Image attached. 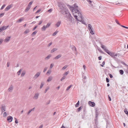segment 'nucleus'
Instances as JSON below:
<instances>
[{
  "instance_id": "1",
  "label": "nucleus",
  "mask_w": 128,
  "mask_h": 128,
  "mask_svg": "<svg viewBox=\"0 0 128 128\" xmlns=\"http://www.w3.org/2000/svg\"><path fill=\"white\" fill-rule=\"evenodd\" d=\"M69 8L72 11L74 16L77 21L80 22L84 24H85V22L82 19L81 14L78 10V7L75 4L74 7L69 6Z\"/></svg>"
},
{
  "instance_id": "2",
  "label": "nucleus",
  "mask_w": 128,
  "mask_h": 128,
  "mask_svg": "<svg viewBox=\"0 0 128 128\" xmlns=\"http://www.w3.org/2000/svg\"><path fill=\"white\" fill-rule=\"evenodd\" d=\"M58 6L60 8V12L62 14H64L66 13L68 11V9L65 8L64 7L62 4L61 3L58 4Z\"/></svg>"
},
{
  "instance_id": "3",
  "label": "nucleus",
  "mask_w": 128,
  "mask_h": 128,
  "mask_svg": "<svg viewBox=\"0 0 128 128\" xmlns=\"http://www.w3.org/2000/svg\"><path fill=\"white\" fill-rule=\"evenodd\" d=\"M88 29L91 34H94V33L93 32V30H92V28L91 25L90 24H89L88 25Z\"/></svg>"
},
{
  "instance_id": "4",
  "label": "nucleus",
  "mask_w": 128,
  "mask_h": 128,
  "mask_svg": "<svg viewBox=\"0 0 128 128\" xmlns=\"http://www.w3.org/2000/svg\"><path fill=\"white\" fill-rule=\"evenodd\" d=\"M13 119L12 117L11 116H9L7 117V120L8 122H10L12 121Z\"/></svg>"
},
{
  "instance_id": "5",
  "label": "nucleus",
  "mask_w": 128,
  "mask_h": 128,
  "mask_svg": "<svg viewBox=\"0 0 128 128\" xmlns=\"http://www.w3.org/2000/svg\"><path fill=\"white\" fill-rule=\"evenodd\" d=\"M13 6L12 4H11L9 5L5 9V11H8Z\"/></svg>"
},
{
  "instance_id": "6",
  "label": "nucleus",
  "mask_w": 128,
  "mask_h": 128,
  "mask_svg": "<svg viewBox=\"0 0 128 128\" xmlns=\"http://www.w3.org/2000/svg\"><path fill=\"white\" fill-rule=\"evenodd\" d=\"M101 47L106 52L108 51V50L106 49V47L103 45L102 44L101 45Z\"/></svg>"
},
{
  "instance_id": "7",
  "label": "nucleus",
  "mask_w": 128,
  "mask_h": 128,
  "mask_svg": "<svg viewBox=\"0 0 128 128\" xmlns=\"http://www.w3.org/2000/svg\"><path fill=\"white\" fill-rule=\"evenodd\" d=\"M89 105L91 106L94 107L95 105V103L93 102H92L91 101H89L88 102Z\"/></svg>"
},
{
  "instance_id": "8",
  "label": "nucleus",
  "mask_w": 128,
  "mask_h": 128,
  "mask_svg": "<svg viewBox=\"0 0 128 128\" xmlns=\"http://www.w3.org/2000/svg\"><path fill=\"white\" fill-rule=\"evenodd\" d=\"M61 21H59L57 22L55 24V26L56 27H58L60 26L61 23Z\"/></svg>"
},
{
  "instance_id": "9",
  "label": "nucleus",
  "mask_w": 128,
  "mask_h": 128,
  "mask_svg": "<svg viewBox=\"0 0 128 128\" xmlns=\"http://www.w3.org/2000/svg\"><path fill=\"white\" fill-rule=\"evenodd\" d=\"M1 110L2 112H4L6 110V106L4 105L1 106Z\"/></svg>"
},
{
  "instance_id": "10",
  "label": "nucleus",
  "mask_w": 128,
  "mask_h": 128,
  "mask_svg": "<svg viewBox=\"0 0 128 128\" xmlns=\"http://www.w3.org/2000/svg\"><path fill=\"white\" fill-rule=\"evenodd\" d=\"M119 56V54H115L114 53L112 52L111 56L113 57H114L115 56Z\"/></svg>"
},
{
  "instance_id": "11",
  "label": "nucleus",
  "mask_w": 128,
  "mask_h": 128,
  "mask_svg": "<svg viewBox=\"0 0 128 128\" xmlns=\"http://www.w3.org/2000/svg\"><path fill=\"white\" fill-rule=\"evenodd\" d=\"M40 75V73L39 72L37 73L34 76V79H36Z\"/></svg>"
},
{
  "instance_id": "12",
  "label": "nucleus",
  "mask_w": 128,
  "mask_h": 128,
  "mask_svg": "<svg viewBox=\"0 0 128 128\" xmlns=\"http://www.w3.org/2000/svg\"><path fill=\"white\" fill-rule=\"evenodd\" d=\"M64 14H65V17L67 18L71 15L68 11H67V12L66 13Z\"/></svg>"
},
{
  "instance_id": "13",
  "label": "nucleus",
  "mask_w": 128,
  "mask_h": 128,
  "mask_svg": "<svg viewBox=\"0 0 128 128\" xmlns=\"http://www.w3.org/2000/svg\"><path fill=\"white\" fill-rule=\"evenodd\" d=\"M24 20L23 18L21 17L16 22L17 23H19L20 22Z\"/></svg>"
},
{
  "instance_id": "14",
  "label": "nucleus",
  "mask_w": 128,
  "mask_h": 128,
  "mask_svg": "<svg viewBox=\"0 0 128 128\" xmlns=\"http://www.w3.org/2000/svg\"><path fill=\"white\" fill-rule=\"evenodd\" d=\"M13 87L12 85L10 86L8 89V91L10 92H12L13 90Z\"/></svg>"
},
{
  "instance_id": "15",
  "label": "nucleus",
  "mask_w": 128,
  "mask_h": 128,
  "mask_svg": "<svg viewBox=\"0 0 128 128\" xmlns=\"http://www.w3.org/2000/svg\"><path fill=\"white\" fill-rule=\"evenodd\" d=\"M39 95V94L38 93H36L35 94V95L33 98L35 100L37 99L38 98Z\"/></svg>"
},
{
  "instance_id": "16",
  "label": "nucleus",
  "mask_w": 128,
  "mask_h": 128,
  "mask_svg": "<svg viewBox=\"0 0 128 128\" xmlns=\"http://www.w3.org/2000/svg\"><path fill=\"white\" fill-rule=\"evenodd\" d=\"M10 37L8 36L4 40V41L6 42H8L10 40Z\"/></svg>"
},
{
  "instance_id": "17",
  "label": "nucleus",
  "mask_w": 128,
  "mask_h": 128,
  "mask_svg": "<svg viewBox=\"0 0 128 128\" xmlns=\"http://www.w3.org/2000/svg\"><path fill=\"white\" fill-rule=\"evenodd\" d=\"M46 28L45 26L44 25L42 28L41 30L42 31H44L46 29Z\"/></svg>"
},
{
  "instance_id": "18",
  "label": "nucleus",
  "mask_w": 128,
  "mask_h": 128,
  "mask_svg": "<svg viewBox=\"0 0 128 128\" xmlns=\"http://www.w3.org/2000/svg\"><path fill=\"white\" fill-rule=\"evenodd\" d=\"M34 109L35 108H34L32 109L29 110L27 113L28 115L31 112L34 111Z\"/></svg>"
},
{
  "instance_id": "19",
  "label": "nucleus",
  "mask_w": 128,
  "mask_h": 128,
  "mask_svg": "<svg viewBox=\"0 0 128 128\" xmlns=\"http://www.w3.org/2000/svg\"><path fill=\"white\" fill-rule=\"evenodd\" d=\"M62 56V55L61 54H59L58 56H57L56 57L54 58V59H56V60L58 59V58H60Z\"/></svg>"
},
{
  "instance_id": "20",
  "label": "nucleus",
  "mask_w": 128,
  "mask_h": 128,
  "mask_svg": "<svg viewBox=\"0 0 128 128\" xmlns=\"http://www.w3.org/2000/svg\"><path fill=\"white\" fill-rule=\"evenodd\" d=\"M26 73V71L25 70H23L21 74V77L23 76Z\"/></svg>"
},
{
  "instance_id": "21",
  "label": "nucleus",
  "mask_w": 128,
  "mask_h": 128,
  "mask_svg": "<svg viewBox=\"0 0 128 128\" xmlns=\"http://www.w3.org/2000/svg\"><path fill=\"white\" fill-rule=\"evenodd\" d=\"M30 8V6H28L26 8L25 10V12H27L29 10Z\"/></svg>"
},
{
  "instance_id": "22",
  "label": "nucleus",
  "mask_w": 128,
  "mask_h": 128,
  "mask_svg": "<svg viewBox=\"0 0 128 128\" xmlns=\"http://www.w3.org/2000/svg\"><path fill=\"white\" fill-rule=\"evenodd\" d=\"M9 26H3L2 27V29L3 30H4L6 29V28H7Z\"/></svg>"
},
{
  "instance_id": "23",
  "label": "nucleus",
  "mask_w": 128,
  "mask_h": 128,
  "mask_svg": "<svg viewBox=\"0 0 128 128\" xmlns=\"http://www.w3.org/2000/svg\"><path fill=\"white\" fill-rule=\"evenodd\" d=\"M57 50V49L56 48H53L51 51V52L52 53L56 51Z\"/></svg>"
},
{
  "instance_id": "24",
  "label": "nucleus",
  "mask_w": 128,
  "mask_h": 128,
  "mask_svg": "<svg viewBox=\"0 0 128 128\" xmlns=\"http://www.w3.org/2000/svg\"><path fill=\"white\" fill-rule=\"evenodd\" d=\"M67 18H68V20L69 21H72V16L71 15L70 16H69L67 17Z\"/></svg>"
},
{
  "instance_id": "25",
  "label": "nucleus",
  "mask_w": 128,
  "mask_h": 128,
  "mask_svg": "<svg viewBox=\"0 0 128 128\" xmlns=\"http://www.w3.org/2000/svg\"><path fill=\"white\" fill-rule=\"evenodd\" d=\"M22 71V69H20L17 72V74L18 76H19L20 75L21 72Z\"/></svg>"
},
{
  "instance_id": "26",
  "label": "nucleus",
  "mask_w": 128,
  "mask_h": 128,
  "mask_svg": "<svg viewBox=\"0 0 128 128\" xmlns=\"http://www.w3.org/2000/svg\"><path fill=\"white\" fill-rule=\"evenodd\" d=\"M52 79V76H50L48 78L47 80L48 82H49Z\"/></svg>"
},
{
  "instance_id": "27",
  "label": "nucleus",
  "mask_w": 128,
  "mask_h": 128,
  "mask_svg": "<svg viewBox=\"0 0 128 128\" xmlns=\"http://www.w3.org/2000/svg\"><path fill=\"white\" fill-rule=\"evenodd\" d=\"M69 73V72L68 71L67 72H65L63 74V76L65 77Z\"/></svg>"
},
{
  "instance_id": "28",
  "label": "nucleus",
  "mask_w": 128,
  "mask_h": 128,
  "mask_svg": "<svg viewBox=\"0 0 128 128\" xmlns=\"http://www.w3.org/2000/svg\"><path fill=\"white\" fill-rule=\"evenodd\" d=\"M119 72L120 74L121 75L123 74L124 73V72L122 70H120L119 71Z\"/></svg>"
},
{
  "instance_id": "29",
  "label": "nucleus",
  "mask_w": 128,
  "mask_h": 128,
  "mask_svg": "<svg viewBox=\"0 0 128 128\" xmlns=\"http://www.w3.org/2000/svg\"><path fill=\"white\" fill-rule=\"evenodd\" d=\"M51 72V71L50 70H48L46 73V74L48 75H49Z\"/></svg>"
},
{
  "instance_id": "30",
  "label": "nucleus",
  "mask_w": 128,
  "mask_h": 128,
  "mask_svg": "<svg viewBox=\"0 0 128 128\" xmlns=\"http://www.w3.org/2000/svg\"><path fill=\"white\" fill-rule=\"evenodd\" d=\"M68 67V65H66L64 66L62 69V70H64L66 69Z\"/></svg>"
},
{
  "instance_id": "31",
  "label": "nucleus",
  "mask_w": 128,
  "mask_h": 128,
  "mask_svg": "<svg viewBox=\"0 0 128 128\" xmlns=\"http://www.w3.org/2000/svg\"><path fill=\"white\" fill-rule=\"evenodd\" d=\"M58 32V31L56 30L55 32L52 34V36H55L57 33Z\"/></svg>"
},
{
  "instance_id": "32",
  "label": "nucleus",
  "mask_w": 128,
  "mask_h": 128,
  "mask_svg": "<svg viewBox=\"0 0 128 128\" xmlns=\"http://www.w3.org/2000/svg\"><path fill=\"white\" fill-rule=\"evenodd\" d=\"M50 24H51L50 23H48L46 25V26H45L46 27V28H48L50 26Z\"/></svg>"
},
{
  "instance_id": "33",
  "label": "nucleus",
  "mask_w": 128,
  "mask_h": 128,
  "mask_svg": "<svg viewBox=\"0 0 128 128\" xmlns=\"http://www.w3.org/2000/svg\"><path fill=\"white\" fill-rule=\"evenodd\" d=\"M108 52H106L108 54H109L110 56H111V55L112 52H110L108 50Z\"/></svg>"
},
{
  "instance_id": "34",
  "label": "nucleus",
  "mask_w": 128,
  "mask_h": 128,
  "mask_svg": "<svg viewBox=\"0 0 128 128\" xmlns=\"http://www.w3.org/2000/svg\"><path fill=\"white\" fill-rule=\"evenodd\" d=\"M51 55L50 54H49L48 56L46 57L45 58L46 60H47L49 59L51 57Z\"/></svg>"
},
{
  "instance_id": "35",
  "label": "nucleus",
  "mask_w": 128,
  "mask_h": 128,
  "mask_svg": "<svg viewBox=\"0 0 128 128\" xmlns=\"http://www.w3.org/2000/svg\"><path fill=\"white\" fill-rule=\"evenodd\" d=\"M72 86V85H70V86L68 87L66 89V90H68Z\"/></svg>"
},
{
  "instance_id": "36",
  "label": "nucleus",
  "mask_w": 128,
  "mask_h": 128,
  "mask_svg": "<svg viewBox=\"0 0 128 128\" xmlns=\"http://www.w3.org/2000/svg\"><path fill=\"white\" fill-rule=\"evenodd\" d=\"M29 31L28 30H26L24 32V33L26 34L29 32Z\"/></svg>"
},
{
  "instance_id": "37",
  "label": "nucleus",
  "mask_w": 128,
  "mask_h": 128,
  "mask_svg": "<svg viewBox=\"0 0 128 128\" xmlns=\"http://www.w3.org/2000/svg\"><path fill=\"white\" fill-rule=\"evenodd\" d=\"M37 32V31H35L34 32L32 33V36H34L36 33Z\"/></svg>"
},
{
  "instance_id": "38",
  "label": "nucleus",
  "mask_w": 128,
  "mask_h": 128,
  "mask_svg": "<svg viewBox=\"0 0 128 128\" xmlns=\"http://www.w3.org/2000/svg\"><path fill=\"white\" fill-rule=\"evenodd\" d=\"M33 3V1H31L29 3V4H28V6H30Z\"/></svg>"
},
{
  "instance_id": "39",
  "label": "nucleus",
  "mask_w": 128,
  "mask_h": 128,
  "mask_svg": "<svg viewBox=\"0 0 128 128\" xmlns=\"http://www.w3.org/2000/svg\"><path fill=\"white\" fill-rule=\"evenodd\" d=\"M5 6V4H4L2 6V7L0 8V10H3L4 9V8Z\"/></svg>"
},
{
  "instance_id": "40",
  "label": "nucleus",
  "mask_w": 128,
  "mask_h": 128,
  "mask_svg": "<svg viewBox=\"0 0 128 128\" xmlns=\"http://www.w3.org/2000/svg\"><path fill=\"white\" fill-rule=\"evenodd\" d=\"M3 117H6V113L4 112L3 114Z\"/></svg>"
},
{
  "instance_id": "41",
  "label": "nucleus",
  "mask_w": 128,
  "mask_h": 128,
  "mask_svg": "<svg viewBox=\"0 0 128 128\" xmlns=\"http://www.w3.org/2000/svg\"><path fill=\"white\" fill-rule=\"evenodd\" d=\"M79 104V101H78V102L77 103V104H76L75 106L76 107H78V105Z\"/></svg>"
},
{
  "instance_id": "42",
  "label": "nucleus",
  "mask_w": 128,
  "mask_h": 128,
  "mask_svg": "<svg viewBox=\"0 0 128 128\" xmlns=\"http://www.w3.org/2000/svg\"><path fill=\"white\" fill-rule=\"evenodd\" d=\"M124 112L126 114L128 115V111H127L126 109L124 110Z\"/></svg>"
},
{
  "instance_id": "43",
  "label": "nucleus",
  "mask_w": 128,
  "mask_h": 128,
  "mask_svg": "<svg viewBox=\"0 0 128 128\" xmlns=\"http://www.w3.org/2000/svg\"><path fill=\"white\" fill-rule=\"evenodd\" d=\"M49 89V87H47L46 89V90L44 91V92L45 93H46L47 92V91H48V90Z\"/></svg>"
},
{
  "instance_id": "44",
  "label": "nucleus",
  "mask_w": 128,
  "mask_h": 128,
  "mask_svg": "<svg viewBox=\"0 0 128 128\" xmlns=\"http://www.w3.org/2000/svg\"><path fill=\"white\" fill-rule=\"evenodd\" d=\"M54 65L53 64H50V69H51L52 67H53V66Z\"/></svg>"
},
{
  "instance_id": "45",
  "label": "nucleus",
  "mask_w": 128,
  "mask_h": 128,
  "mask_svg": "<svg viewBox=\"0 0 128 128\" xmlns=\"http://www.w3.org/2000/svg\"><path fill=\"white\" fill-rule=\"evenodd\" d=\"M105 64V62L104 61L103 62H102V64H100V66H102V67H103V65H104Z\"/></svg>"
},
{
  "instance_id": "46",
  "label": "nucleus",
  "mask_w": 128,
  "mask_h": 128,
  "mask_svg": "<svg viewBox=\"0 0 128 128\" xmlns=\"http://www.w3.org/2000/svg\"><path fill=\"white\" fill-rule=\"evenodd\" d=\"M15 123L16 124L18 123V121L17 120V119L16 118H15Z\"/></svg>"
},
{
  "instance_id": "47",
  "label": "nucleus",
  "mask_w": 128,
  "mask_h": 128,
  "mask_svg": "<svg viewBox=\"0 0 128 128\" xmlns=\"http://www.w3.org/2000/svg\"><path fill=\"white\" fill-rule=\"evenodd\" d=\"M4 14V13H2L0 14V18H1L2 16Z\"/></svg>"
},
{
  "instance_id": "48",
  "label": "nucleus",
  "mask_w": 128,
  "mask_h": 128,
  "mask_svg": "<svg viewBox=\"0 0 128 128\" xmlns=\"http://www.w3.org/2000/svg\"><path fill=\"white\" fill-rule=\"evenodd\" d=\"M52 10V9H49L48 10V12H49L50 13L51 12Z\"/></svg>"
},
{
  "instance_id": "49",
  "label": "nucleus",
  "mask_w": 128,
  "mask_h": 128,
  "mask_svg": "<svg viewBox=\"0 0 128 128\" xmlns=\"http://www.w3.org/2000/svg\"><path fill=\"white\" fill-rule=\"evenodd\" d=\"M37 26H35V27L33 28L32 29V30H34L36 28H37Z\"/></svg>"
},
{
  "instance_id": "50",
  "label": "nucleus",
  "mask_w": 128,
  "mask_h": 128,
  "mask_svg": "<svg viewBox=\"0 0 128 128\" xmlns=\"http://www.w3.org/2000/svg\"><path fill=\"white\" fill-rule=\"evenodd\" d=\"M66 78L64 76H63L61 78V80L62 81L65 79Z\"/></svg>"
},
{
  "instance_id": "51",
  "label": "nucleus",
  "mask_w": 128,
  "mask_h": 128,
  "mask_svg": "<svg viewBox=\"0 0 128 128\" xmlns=\"http://www.w3.org/2000/svg\"><path fill=\"white\" fill-rule=\"evenodd\" d=\"M3 41V40L2 39H0V45L2 43Z\"/></svg>"
},
{
  "instance_id": "52",
  "label": "nucleus",
  "mask_w": 128,
  "mask_h": 128,
  "mask_svg": "<svg viewBox=\"0 0 128 128\" xmlns=\"http://www.w3.org/2000/svg\"><path fill=\"white\" fill-rule=\"evenodd\" d=\"M72 48H74V50L75 51L76 50V48L74 46H72Z\"/></svg>"
},
{
  "instance_id": "53",
  "label": "nucleus",
  "mask_w": 128,
  "mask_h": 128,
  "mask_svg": "<svg viewBox=\"0 0 128 128\" xmlns=\"http://www.w3.org/2000/svg\"><path fill=\"white\" fill-rule=\"evenodd\" d=\"M52 44V42L49 43L48 46V47H49Z\"/></svg>"
},
{
  "instance_id": "54",
  "label": "nucleus",
  "mask_w": 128,
  "mask_h": 128,
  "mask_svg": "<svg viewBox=\"0 0 128 128\" xmlns=\"http://www.w3.org/2000/svg\"><path fill=\"white\" fill-rule=\"evenodd\" d=\"M106 82L107 83L109 82V80L108 78H106Z\"/></svg>"
},
{
  "instance_id": "55",
  "label": "nucleus",
  "mask_w": 128,
  "mask_h": 128,
  "mask_svg": "<svg viewBox=\"0 0 128 128\" xmlns=\"http://www.w3.org/2000/svg\"><path fill=\"white\" fill-rule=\"evenodd\" d=\"M98 50L100 52H101L102 53H103V52L101 50V49L100 48H98Z\"/></svg>"
},
{
  "instance_id": "56",
  "label": "nucleus",
  "mask_w": 128,
  "mask_h": 128,
  "mask_svg": "<svg viewBox=\"0 0 128 128\" xmlns=\"http://www.w3.org/2000/svg\"><path fill=\"white\" fill-rule=\"evenodd\" d=\"M10 64V63L9 62H7V64L8 67L9 66Z\"/></svg>"
},
{
  "instance_id": "57",
  "label": "nucleus",
  "mask_w": 128,
  "mask_h": 128,
  "mask_svg": "<svg viewBox=\"0 0 128 128\" xmlns=\"http://www.w3.org/2000/svg\"><path fill=\"white\" fill-rule=\"evenodd\" d=\"M121 26L122 27H123L124 28H126L128 29V27H126V26Z\"/></svg>"
},
{
  "instance_id": "58",
  "label": "nucleus",
  "mask_w": 128,
  "mask_h": 128,
  "mask_svg": "<svg viewBox=\"0 0 128 128\" xmlns=\"http://www.w3.org/2000/svg\"><path fill=\"white\" fill-rule=\"evenodd\" d=\"M102 57L101 56H100L99 57H98V59L99 60H101L102 59Z\"/></svg>"
},
{
  "instance_id": "59",
  "label": "nucleus",
  "mask_w": 128,
  "mask_h": 128,
  "mask_svg": "<svg viewBox=\"0 0 128 128\" xmlns=\"http://www.w3.org/2000/svg\"><path fill=\"white\" fill-rule=\"evenodd\" d=\"M43 86V84L42 83L40 85V88H41Z\"/></svg>"
},
{
  "instance_id": "60",
  "label": "nucleus",
  "mask_w": 128,
  "mask_h": 128,
  "mask_svg": "<svg viewBox=\"0 0 128 128\" xmlns=\"http://www.w3.org/2000/svg\"><path fill=\"white\" fill-rule=\"evenodd\" d=\"M47 69V68H44V69L43 70L44 72L46 71V70Z\"/></svg>"
},
{
  "instance_id": "61",
  "label": "nucleus",
  "mask_w": 128,
  "mask_h": 128,
  "mask_svg": "<svg viewBox=\"0 0 128 128\" xmlns=\"http://www.w3.org/2000/svg\"><path fill=\"white\" fill-rule=\"evenodd\" d=\"M83 67L84 70H86V66L84 65L83 66Z\"/></svg>"
},
{
  "instance_id": "62",
  "label": "nucleus",
  "mask_w": 128,
  "mask_h": 128,
  "mask_svg": "<svg viewBox=\"0 0 128 128\" xmlns=\"http://www.w3.org/2000/svg\"><path fill=\"white\" fill-rule=\"evenodd\" d=\"M40 12V9H39L36 12V14L37 13Z\"/></svg>"
},
{
  "instance_id": "63",
  "label": "nucleus",
  "mask_w": 128,
  "mask_h": 128,
  "mask_svg": "<svg viewBox=\"0 0 128 128\" xmlns=\"http://www.w3.org/2000/svg\"><path fill=\"white\" fill-rule=\"evenodd\" d=\"M108 98L109 99V100L110 101H111V98L110 96H108Z\"/></svg>"
},
{
  "instance_id": "64",
  "label": "nucleus",
  "mask_w": 128,
  "mask_h": 128,
  "mask_svg": "<svg viewBox=\"0 0 128 128\" xmlns=\"http://www.w3.org/2000/svg\"><path fill=\"white\" fill-rule=\"evenodd\" d=\"M88 2L90 4H91V3H92V1L90 0H88Z\"/></svg>"
}]
</instances>
